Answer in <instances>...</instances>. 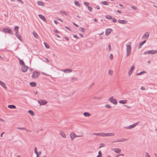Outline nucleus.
Here are the masks:
<instances>
[{
    "instance_id": "774afa93",
    "label": "nucleus",
    "mask_w": 157,
    "mask_h": 157,
    "mask_svg": "<svg viewBox=\"0 0 157 157\" xmlns=\"http://www.w3.org/2000/svg\"><path fill=\"white\" fill-rule=\"evenodd\" d=\"M55 36L57 37H58L59 38H60V36L59 35H58V34H55Z\"/></svg>"
},
{
    "instance_id": "6e6d98bb",
    "label": "nucleus",
    "mask_w": 157,
    "mask_h": 157,
    "mask_svg": "<svg viewBox=\"0 0 157 157\" xmlns=\"http://www.w3.org/2000/svg\"><path fill=\"white\" fill-rule=\"evenodd\" d=\"M64 39L66 40L67 41H68L69 40V38L67 36H65Z\"/></svg>"
},
{
    "instance_id": "a19ab883",
    "label": "nucleus",
    "mask_w": 157,
    "mask_h": 157,
    "mask_svg": "<svg viewBox=\"0 0 157 157\" xmlns=\"http://www.w3.org/2000/svg\"><path fill=\"white\" fill-rule=\"evenodd\" d=\"M17 129L21 130H26V128H25L17 127Z\"/></svg>"
},
{
    "instance_id": "c9c22d12",
    "label": "nucleus",
    "mask_w": 157,
    "mask_h": 157,
    "mask_svg": "<svg viewBox=\"0 0 157 157\" xmlns=\"http://www.w3.org/2000/svg\"><path fill=\"white\" fill-rule=\"evenodd\" d=\"M44 44L45 47L46 48H47L48 49L49 48L50 46H49V45L46 42H44Z\"/></svg>"
},
{
    "instance_id": "2eb2a0df",
    "label": "nucleus",
    "mask_w": 157,
    "mask_h": 157,
    "mask_svg": "<svg viewBox=\"0 0 157 157\" xmlns=\"http://www.w3.org/2000/svg\"><path fill=\"white\" fill-rule=\"evenodd\" d=\"M62 70L65 73H70L72 71V70L70 69H64Z\"/></svg>"
},
{
    "instance_id": "13d9d810",
    "label": "nucleus",
    "mask_w": 157,
    "mask_h": 157,
    "mask_svg": "<svg viewBox=\"0 0 157 157\" xmlns=\"http://www.w3.org/2000/svg\"><path fill=\"white\" fill-rule=\"evenodd\" d=\"M113 22H117V20L115 18H113Z\"/></svg>"
},
{
    "instance_id": "79ce46f5",
    "label": "nucleus",
    "mask_w": 157,
    "mask_h": 157,
    "mask_svg": "<svg viewBox=\"0 0 157 157\" xmlns=\"http://www.w3.org/2000/svg\"><path fill=\"white\" fill-rule=\"evenodd\" d=\"M105 145L104 144L101 143L100 144V146L99 147V148H100L102 147H103L105 146Z\"/></svg>"
},
{
    "instance_id": "bf43d9fd",
    "label": "nucleus",
    "mask_w": 157,
    "mask_h": 157,
    "mask_svg": "<svg viewBox=\"0 0 157 157\" xmlns=\"http://www.w3.org/2000/svg\"><path fill=\"white\" fill-rule=\"evenodd\" d=\"M98 155L102 156V154L101 151H99L98 152Z\"/></svg>"
},
{
    "instance_id": "f257e3e1",
    "label": "nucleus",
    "mask_w": 157,
    "mask_h": 157,
    "mask_svg": "<svg viewBox=\"0 0 157 157\" xmlns=\"http://www.w3.org/2000/svg\"><path fill=\"white\" fill-rule=\"evenodd\" d=\"M126 46H127L126 48V52L127 55L126 56L127 57L131 53V51L132 49V47L131 46L129 45H128L127 44H126Z\"/></svg>"
},
{
    "instance_id": "09e8293b",
    "label": "nucleus",
    "mask_w": 157,
    "mask_h": 157,
    "mask_svg": "<svg viewBox=\"0 0 157 157\" xmlns=\"http://www.w3.org/2000/svg\"><path fill=\"white\" fill-rule=\"evenodd\" d=\"M113 58V55L112 54H110V59L111 60H112Z\"/></svg>"
},
{
    "instance_id": "8fccbe9b",
    "label": "nucleus",
    "mask_w": 157,
    "mask_h": 157,
    "mask_svg": "<svg viewBox=\"0 0 157 157\" xmlns=\"http://www.w3.org/2000/svg\"><path fill=\"white\" fill-rule=\"evenodd\" d=\"M53 31L55 33H59V32H58V31L57 30H56V29H54L53 30Z\"/></svg>"
},
{
    "instance_id": "680f3d73",
    "label": "nucleus",
    "mask_w": 157,
    "mask_h": 157,
    "mask_svg": "<svg viewBox=\"0 0 157 157\" xmlns=\"http://www.w3.org/2000/svg\"><path fill=\"white\" fill-rule=\"evenodd\" d=\"M73 25L77 27H79V26L78 25H77L74 22L73 23Z\"/></svg>"
},
{
    "instance_id": "473e14b6",
    "label": "nucleus",
    "mask_w": 157,
    "mask_h": 157,
    "mask_svg": "<svg viewBox=\"0 0 157 157\" xmlns=\"http://www.w3.org/2000/svg\"><path fill=\"white\" fill-rule=\"evenodd\" d=\"M105 17L106 18L108 19H112V17L109 15H107L105 16Z\"/></svg>"
},
{
    "instance_id": "39448f33",
    "label": "nucleus",
    "mask_w": 157,
    "mask_h": 157,
    "mask_svg": "<svg viewBox=\"0 0 157 157\" xmlns=\"http://www.w3.org/2000/svg\"><path fill=\"white\" fill-rule=\"evenodd\" d=\"M109 101L114 104L116 105L117 104V101L116 99H113V97H110L109 98Z\"/></svg>"
},
{
    "instance_id": "412c9836",
    "label": "nucleus",
    "mask_w": 157,
    "mask_h": 157,
    "mask_svg": "<svg viewBox=\"0 0 157 157\" xmlns=\"http://www.w3.org/2000/svg\"><path fill=\"white\" fill-rule=\"evenodd\" d=\"M18 59L19 60V63L20 65H21V66L25 65V63L23 60L21 59Z\"/></svg>"
},
{
    "instance_id": "20e7f679",
    "label": "nucleus",
    "mask_w": 157,
    "mask_h": 157,
    "mask_svg": "<svg viewBox=\"0 0 157 157\" xmlns=\"http://www.w3.org/2000/svg\"><path fill=\"white\" fill-rule=\"evenodd\" d=\"M138 123H135L132 125H130L129 126L124 127V128L126 129H131L136 126Z\"/></svg>"
},
{
    "instance_id": "a18cd8bd",
    "label": "nucleus",
    "mask_w": 157,
    "mask_h": 157,
    "mask_svg": "<svg viewBox=\"0 0 157 157\" xmlns=\"http://www.w3.org/2000/svg\"><path fill=\"white\" fill-rule=\"evenodd\" d=\"M84 4L86 6H88L89 5V3L87 2H84Z\"/></svg>"
},
{
    "instance_id": "e2e57ef3",
    "label": "nucleus",
    "mask_w": 157,
    "mask_h": 157,
    "mask_svg": "<svg viewBox=\"0 0 157 157\" xmlns=\"http://www.w3.org/2000/svg\"><path fill=\"white\" fill-rule=\"evenodd\" d=\"M0 121L2 122H5V121L0 118Z\"/></svg>"
},
{
    "instance_id": "58836bf2",
    "label": "nucleus",
    "mask_w": 157,
    "mask_h": 157,
    "mask_svg": "<svg viewBox=\"0 0 157 157\" xmlns=\"http://www.w3.org/2000/svg\"><path fill=\"white\" fill-rule=\"evenodd\" d=\"M146 73L145 71H143L141 72H140L139 73H137L136 74V75H141L142 73Z\"/></svg>"
},
{
    "instance_id": "4d7b16f0",
    "label": "nucleus",
    "mask_w": 157,
    "mask_h": 157,
    "mask_svg": "<svg viewBox=\"0 0 157 157\" xmlns=\"http://www.w3.org/2000/svg\"><path fill=\"white\" fill-rule=\"evenodd\" d=\"M17 0L21 3L23 4L24 3L23 1L21 0Z\"/></svg>"
},
{
    "instance_id": "1a4fd4ad",
    "label": "nucleus",
    "mask_w": 157,
    "mask_h": 157,
    "mask_svg": "<svg viewBox=\"0 0 157 157\" xmlns=\"http://www.w3.org/2000/svg\"><path fill=\"white\" fill-rule=\"evenodd\" d=\"M114 135V133L113 132L106 133H103V137L113 136Z\"/></svg>"
},
{
    "instance_id": "f3484780",
    "label": "nucleus",
    "mask_w": 157,
    "mask_h": 157,
    "mask_svg": "<svg viewBox=\"0 0 157 157\" xmlns=\"http://www.w3.org/2000/svg\"><path fill=\"white\" fill-rule=\"evenodd\" d=\"M38 16L39 17H40V18L43 21H46V19L43 15L41 14H39L38 15Z\"/></svg>"
},
{
    "instance_id": "c03bdc74",
    "label": "nucleus",
    "mask_w": 157,
    "mask_h": 157,
    "mask_svg": "<svg viewBox=\"0 0 157 157\" xmlns=\"http://www.w3.org/2000/svg\"><path fill=\"white\" fill-rule=\"evenodd\" d=\"M113 74V71L111 70H109V75H112Z\"/></svg>"
},
{
    "instance_id": "338daca9",
    "label": "nucleus",
    "mask_w": 157,
    "mask_h": 157,
    "mask_svg": "<svg viewBox=\"0 0 157 157\" xmlns=\"http://www.w3.org/2000/svg\"><path fill=\"white\" fill-rule=\"evenodd\" d=\"M57 19L58 20L60 21H61L62 22H63V20L62 19H61L60 18H58Z\"/></svg>"
},
{
    "instance_id": "f704fd0d",
    "label": "nucleus",
    "mask_w": 157,
    "mask_h": 157,
    "mask_svg": "<svg viewBox=\"0 0 157 157\" xmlns=\"http://www.w3.org/2000/svg\"><path fill=\"white\" fill-rule=\"evenodd\" d=\"M28 112L32 116H33L35 115L33 112L31 110H29L28 111Z\"/></svg>"
},
{
    "instance_id": "49530a36",
    "label": "nucleus",
    "mask_w": 157,
    "mask_h": 157,
    "mask_svg": "<svg viewBox=\"0 0 157 157\" xmlns=\"http://www.w3.org/2000/svg\"><path fill=\"white\" fill-rule=\"evenodd\" d=\"M73 37H74L75 38H76V39H79V37H78L76 35H73Z\"/></svg>"
},
{
    "instance_id": "5701e85b",
    "label": "nucleus",
    "mask_w": 157,
    "mask_h": 157,
    "mask_svg": "<svg viewBox=\"0 0 157 157\" xmlns=\"http://www.w3.org/2000/svg\"><path fill=\"white\" fill-rule=\"evenodd\" d=\"M19 27L18 26H16L15 27L14 30L15 32V33L17 34L18 33Z\"/></svg>"
},
{
    "instance_id": "c756f323",
    "label": "nucleus",
    "mask_w": 157,
    "mask_h": 157,
    "mask_svg": "<svg viewBox=\"0 0 157 157\" xmlns=\"http://www.w3.org/2000/svg\"><path fill=\"white\" fill-rule=\"evenodd\" d=\"M83 115L86 117H89L90 116V113L88 112H84L83 113Z\"/></svg>"
},
{
    "instance_id": "f8f14e48",
    "label": "nucleus",
    "mask_w": 157,
    "mask_h": 157,
    "mask_svg": "<svg viewBox=\"0 0 157 157\" xmlns=\"http://www.w3.org/2000/svg\"><path fill=\"white\" fill-rule=\"evenodd\" d=\"M76 135L74 132H72L70 134V137L71 140H73L76 137Z\"/></svg>"
},
{
    "instance_id": "4468645a",
    "label": "nucleus",
    "mask_w": 157,
    "mask_h": 157,
    "mask_svg": "<svg viewBox=\"0 0 157 157\" xmlns=\"http://www.w3.org/2000/svg\"><path fill=\"white\" fill-rule=\"evenodd\" d=\"M112 150L114 151L116 153H120L121 151V150L118 148H113L112 149Z\"/></svg>"
},
{
    "instance_id": "dca6fc26",
    "label": "nucleus",
    "mask_w": 157,
    "mask_h": 157,
    "mask_svg": "<svg viewBox=\"0 0 157 157\" xmlns=\"http://www.w3.org/2000/svg\"><path fill=\"white\" fill-rule=\"evenodd\" d=\"M118 22L121 24H126L127 22V21L124 20H118Z\"/></svg>"
},
{
    "instance_id": "ddd939ff",
    "label": "nucleus",
    "mask_w": 157,
    "mask_h": 157,
    "mask_svg": "<svg viewBox=\"0 0 157 157\" xmlns=\"http://www.w3.org/2000/svg\"><path fill=\"white\" fill-rule=\"evenodd\" d=\"M149 33L148 32H146L142 36L143 39H147L149 35Z\"/></svg>"
},
{
    "instance_id": "0eeeda50",
    "label": "nucleus",
    "mask_w": 157,
    "mask_h": 157,
    "mask_svg": "<svg viewBox=\"0 0 157 157\" xmlns=\"http://www.w3.org/2000/svg\"><path fill=\"white\" fill-rule=\"evenodd\" d=\"M28 68V67L25 65L21 66V71L23 72H26L27 71Z\"/></svg>"
},
{
    "instance_id": "6ab92c4d",
    "label": "nucleus",
    "mask_w": 157,
    "mask_h": 157,
    "mask_svg": "<svg viewBox=\"0 0 157 157\" xmlns=\"http://www.w3.org/2000/svg\"><path fill=\"white\" fill-rule=\"evenodd\" d=\"M146 42V40H144L142 42L140 43L138 46V49H140L141 47Z\"/></svg>"
},
{
    "instance_id": "4c0bfd02",
    "label": "nucleus",
    "mask_w": 157,
    "mask_h": 157,
    "mask_svg": "<svg viewBox=\"0 0 157 157\" xmlns=\"http://www.w3.org/2000/svg\"><path fill=\"white\" fill-rule=\"evenodd\" d=\"M60 12L62 14H64L66 16L67 15V13L64 11L62 10V11H60Z\"/></svg>"
},
{
    "instance_id": "052dcab7",
    "label": "nucleus",
    "mask_w": 157,
    "mask_h": 157,
    "mask_svg": "<svg viewBox=\"0 0 157 157\" xmlns=\"http://www.w3.org/2000/svg\"><path fill=\"white\" fill-rule=\"evenodd\" d=\"M65 28L67 29H68V30H69V31H70L71 30V29H70L67 26H65Z\"/></svg>"
},
{
    "instance_id": "c85d7f7f",
    "label": "nucleus",
    "mask_w": 157,
    "mask_h": 157,
    "mask_svg": "<svg viewBox=\"0 0 157 157\" xmlns=\"http://www.w3.org/2000/svg\"><path fill=\"white\" fill-rule=\"evenodd\" d=\"M60 134L63 138H66V136L63 132L62 131H60Z\"/></svg>"
},
{
    "instance_id": "72a5a7b5",
    "label": "nucleus",
    "mask_w": 157,
    "mask_h": 157,
    "mask_svg": "<svg viewBox=\"0 0 157 157\" xmlns=\"http://www.w3.org/2000/svg\"><path fill=\"white\" fill-rule=\"evenodd\" d=\"M127 140H128L126 139H121L118 140V142H123Z\"/></svg>"
},
{
    "instance_id": "7ed1b4c3",
    "label": "nucleus",
    "mask_w": 157,
    "mask_h": 157,
    "mask_svg": "<svg viewBox=\"0 0 157 157\" xmlns=\"http://www.w3.org/2000/svg\"><path fill=\"white\" fill-rule=\"evenodd\" d=\"M40 75V73L37 71H34L33 72L32 77L33 78H37Z\"/></svg>"
},
{
    "instance_id": "423d86ee",
    "label": "nucleus",
    "mask_w": 157,
    "mask_h": 157,
    "mask_svg": "<svg viewBox=\"0 0 157 157\" xmlns=\"http://www.w3.org/2000/svg\"><path fill=\"white\" fill-rule=\"evenodd\" d=\"M3 31L5 33H7L10 34H12V32L10 29L7 28H4L3 29Z\"/></svg>"
},
{
    "instance_id": "864d4df0",
    "label": "nucleus",
    "mask_w": 157,
    "mask_h": 157,
    "mask_svg": "<svg viewBox=\"0 0 157 157\" xmlns=\"http://www.w3.org/2000/svg\"><path fill=\"white\" fill-rule=\"evenodd\" d=\"M131 8L134 10H136V8L135 7L133 6H131Z\"/></svg>"
},
{
    "instance_id": "a878e982",
    "label": "nucleus",
    "mask_w": 157,
    "mask_h": 157,
    "mask_svg": "<svg viewBox=\"0 0 157 157\" xmlns=\"http://www.w3.org/2000/svg\"><path fill=\"white\" fill-rule=\"evenodd\" d=\"M79 30L81 31L82 33H85L86 31V29H85L82 27H80L79 29Z\"/></svg>"
},
{
    "instance_id": "ea45409f",
    "label": "nucleus",
    "mask_w": 157,
    "mask_h": 157,
    "mask_svg": "<svg viewBox=\"0 0 157 157\" xmlns=\"http://www.w3.org/2000/svg\"><path fill=\"white\" fill-rule=\"evenodd\" d=\"M105 107L107 109H110L111 108V106L107 104L105 105Z\"/></svg>"
},
{
    "instance_id": "9d476101",
    "label": "nucleus",
    "mask_w": 157,
    "mask_h": 157,
    "mask_svg": "<svg viewBox=\"0 0 157 157\" xmlns=\"http://www.w3.org/2000/svg\"><path fill=\"white\" fill-rule=\"evenodd\" d=\"M134 69L135 66L134 65L132 66L128 72L129 76H130L132 75V71L134 70Z\"/></svg>"
},
{
    "instance_id": "e433bc0d",
    "label": "nucleus",
    "mask_w": 157,
    "mask_h": 157,
    "mask_svg": "<svg viewBox=\"0 0 157 157\" xmlns=\"http://www.w3.org/2000/svg\"><path fill=\"white\" fill-rule=\"evenodd\" d=\"M101 3L103 5H108L109 4H108V2L105 1H102L101 2Z\"/></svg>"
},
{
    "instance_id": "2f4dec72",
    "label": "nucleus",
    "mask_w": 157,
    "mask_h": 157,
    "mask_svg": "<svg viewBox=\"0 0 157 157\" xmlns=\"http://www.w3.org/2000/svg\"><path fill=\"white\" fill-rule=\"evenodd\" d=\"M74 3L75 5L78 6L79 7L80 6V4L79 3V2L77 1H75L74 2Z\"/></svg>"
},
{
    "instance_id": "cd10ccee",
    "label": "nucleus",
    "mask_w": 157,
    "mask_h": 157,
    "mask_svg": "<svg viewBox=\"0 0 157 157\" xmlns=\"http://www.w3.org/2000/svg\"><path fill=\"white\" fill-rule=\"evenodd\" d=\"M103 133H93L92 135H98L100 136H103Z\"/></svg>"
},
{
    "instance_id": "69168bd1",
    "label": "nucleus",
    "mask_w": 157,
    "mask_h": 157,
    "mask_svg": "<svg viewBox=\"0 0 157 157\" xmlns=\"http://www.w3.org/2000/svg\"><path fill=\"white\" fill-rule=\"evenodd\" d=\"M45 60L48 62H49V60H48V59L47 58H45Z\"/></svg>"
},
{
    "instance_id": "de8ad7c7",
    "label": "nucleus",
    "mask_w": 157,
    "mask_h": 157,
    "mask_svg": "<svg viewBox=\"0 0 157 157\" xmlns=\"http://www.w3.org/2000/svg\"><path fill=\"white\" fill-rule=\"evenodd\" d=\"M88 8L89 11H92V8L90 6H88Z\"/></svg>"
},
{
    "instance_id": "7c9ffc66",
    "label": "nucleus",
    "mask_w": 157,
    "mask_h": 157,
    "mask_svg": "<svg viewBox=\"0 0 157 157\" xmlns=\"http://www.w3.org/2000/svg\"><path fill=\"white\" fill-rule=\"evenodd\" d=\"M15 35L16 37L21 41H22L21 38V36L20 34H19L18 33L17 34L15 33Z\"/></svg>"
},
{
    "instance_id": "4be33fe9",
    "label": "nucleus",
    "mask_w": 157,
    "mask_h": 157,
    "mask_svg": "<svg viewBox=\"0 0 157 157\" xmlns=\"http://www.w3.org/2000/svg\"><path fill=\"white\" fill-rule=\"evenodd\" d=\"M8 108L10 109H15L16 108V106L13 105H9L8 106Z\"/></svg>"
},
{
    "instance_id": "393cba45",
    "label": "nucleus",
    "mask_w": 157,
    "mask_h": 157,
    "mask_svg": "<svg viewBox=\"0 0 157 157\" xmlns=\"http://www.w3.org/2000/svg\"><path fill=\"white\" fill-rule=\"evenodd\" d=\"M30 86L33 87H35L36 86V83L35 82H31L29 83Z\"/></svg>"
},
{
    "instance_id": "bb28decb",
    "label": "nucleus",
    "mask_w": 157,
    "mask_h": 157,
    "mask_svg": "<svg viewBox=\"0 0 157 157\" xmlns=\"http://www.w3.org/2000/svg\"><path fill=\"white\" fill-rule=\"evenodd\" d=\"M33 34L34 37L36 39H38V35L35 31L33 32Z\"/></svg>"
},
{
    "instance_id": "603ef678",
    "label": "nucleus",
    "mask_w": 157,
    "mask_h": 157,
    "mask_svg": "<svg viewBox=\"0 0 157 157\" xmlns=\"http://www.w3.org/2000/svg\"><path fill=\"white\" fill-rule=\"evenodd\" d=\"M145 154H146V157H149V156H150V155L148 154V153L147 152H145Z\"/></svg>"
},
{
    "instance_id": "0e129e2a",
    "label": "nucleus",
    "mask_w": 157,
    "mask_h": 157,
    "mask_svg": "<svg viewBox=\"0 0 157 157\" xmlns=\"http://www.w3.org/2000/svg\"><path fill=\"white\" fill-rule=\"evenodd\" d=\"M117 12L118 13H121V11L119 10H117Z\"/></svg>"
},
{
    "instance_id": "9b49d317",
    "label": "nucleus",
    "mask_w": 157,
    "mask_h": 157,
    "mask_svg": "<svg viewBox=\"0 0 157 157\" xmlns=\"http://www.w3.org/2000/svg\"><path fill=\"white\" fill-rule=\"evenodd\" d=\"M112 30L111 29H107L105 30V35L108 36Z\"/></svg>"
},
{
    "instance_id": "37998d69",
    "label": "nucleus",
    "mask_w": 157,
    "mask_h": 157,
    "mask_svg": "<svg viewBox=\"0 0 157 157\" xmlns=\"http://www.w3.org/2000/svg\"><path fill=\"white\" fill-rule=\"evenodd\" d=\"M34 151H35V153L37 154H38V152L37 151V148L36 147H35L34 148Z\"/></svg>"
},
{
    "instance_id": "5fc2aeb1",
    "label": "nucleus",
    "mask_w": 157,
    "mask_h": 157,
    "mask_svg": "<svg viewBox=\"0 0 157 157\" xmlns=\"http://www.w3.org/2000/svg\"><path fill=\"white\" fill-rule=\"evenodd\" d=\"M54 22L56 25L58 24L59 23V22H58V21L56 20H54Z\"/></svg>"
},
{
    "instance_id": "f03ea898",
    "label": "nucleus",
    "mask_w": 157,
    "mask_h": 157,
    "mask_svg": "<svg viewBox=\"0 0 157 157\" xmlns=\"http://www.w3.org/2000/svg\"><path fill=\"white\" fill-rule=\"evenodd\" d=\"M157 53V50H149L145 51L144 52V54H154Z\"/></svg>"
},
{
    "instance_id": "3c124183",
    "label": "nucleus",
    "mask_w": 157,
    "mask_h": 157,
    "mask_svg": "<svg viewBox=\"0 0 157 157\" xmlns=\"http://www.w3.org/2000/svg\"><path fill=\"white\" fill-rule=\"evenodd\" d=\"M108 48L109 50H111V45L110 44H109L108 45Z\"/></svg>"
},
{
    "instance_id": "6e6552de",
    "label": "nucleus",
    "mask_w": 157,
    "mask_h": 157,
    "mask_svg": "<svg viewBox=\"0 0 157 157\" xmlns=\"http://www.w3.org/2000/svg\"><path fill=\"white\" fill-rule=\"evenodd\" d=\"M38 103L40 104V105H43L46 104L47 101L45 100H40L38 101Z\"/></svg>"
},
{
    "instance_id": "aec40b11",
    "label": "nucleus",
    "mask_w": 157,
    "mask_h": 157,
    "mask_svg": "<svg viewBox=\"0 0 157 157\" xmlns=\"http://www.w3.org/2000/svg\"><path fill=\"white\" fill-rule=\"evenodd\" d=\"M37 4L39 6H44V2L42 1H37Z\"/></svg>"
},
{
    "instance_id": "b1692460",
    "label": "nucleus",
    "mask_w": 157,
    "mask_h": 157,
    "mask_svg": "<svg viewBox=\"0 0 157 157\" xmlns=\"http://www.w3.org/2000/svg\"><path fill=\"white\" fill-rule=\"evenodd\" d=\"M127 100H121L119 101V103L121 104H125L127 102Z\"/></svg>"
},
{
    "instance_id": "a211bd4d",
    "label": "nucleus",
    "mask_w": 157,
    "mask_h": 157,
    "mask_svg": "<svg viewBox=\"0 0 157 157\" xmlns=\"http://www.w3.org/2000/svg\"><path fill=\"white\" fill-rule=\"evenodd\" d=\"M0 85L5 89L6 90L7 87L6 86L5 83L0 80Z\"/></svg>"
}]
</instances>
